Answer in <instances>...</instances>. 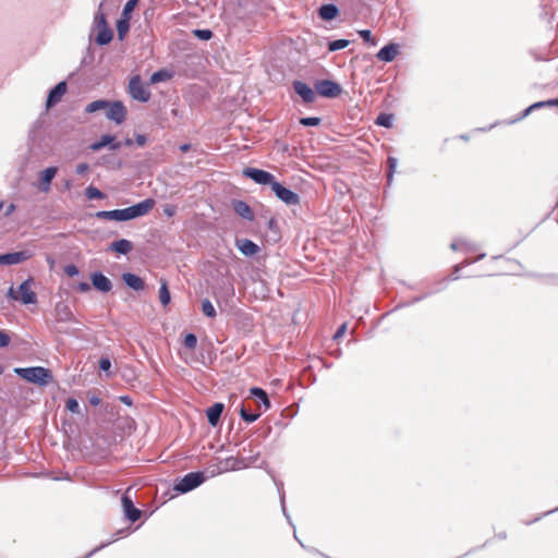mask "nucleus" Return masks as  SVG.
I'll list each match as a JSON object with an SVG mask.
<instances>
[{"label":"nucleus","mask_w":558,"mask_h":558,"mask_svg":"<svg viewBox=\"0 0 558 558\" xmlns=\"http://www.w3.org/2000/svg\"><path fill=\"white\" fill-rule=\"evenodd\" d=\"M121 501L125 517L131 522L137 521L141 518L142 512L134 506L131 497L128 495V492L123 495Z\"/></svg>","instance_id":"f8f14e48"},{"label":"nucleus","mask_w":558,"mask_h":558,"mask_svg":"<svg viewBox=\"0 0 558 558\" xmlns=\"http://www.w3.org/2000/svg\"><path fill=\"white\" fill-rule=\"evenodd\" d=\"M123 281L133 290L140 291L145 288V283L143 279L134 274L126 272L122 276Z\"/></svg>","instance_id":"5701e85b"},{"label":"nucleus","mask_w":558,"mask_h":558,"mask_svg":"<svg viewBox=\"0 0 558 558\" xmlns=\"http://www.w3.org/2000/svg\"><path fill=\"white\" fill-rule=\"evenodd\" d=\"M99 367L102 371H108L111 367V363H110L109 359H107V357L101 359L99 361Z\"/></svg>","instance_id":"8fccbe9b"},{"label":"nucleus","mask_w":558,"mask_h":558,"mask_svg":"<svg viewBox=\"0 0 558 558\" xmlns=\"http://www.w3.org/2000/svg\"><path fill=\"white\" fill-rule=\"evenodd\" d=\"M240 415L243 418V421L247 423H253L259 417L260 413H248L244 408H242L240 411Z\"/></svg>","instance_id":"4c0bfd02"},{"label":"nucleus","mask_w":558,"mask_h":558,"mask_svg":"<svg viewBox=\"0 0 558 558\" xmlns=\"http://www.w3.org/2000/svg\"><path fill=\"white\" fill-rule=\"evenodd\" d=\"M135 142L138 146H144L146 144V136L143 134H137L135 136Z\"/></svg>","instance_id":"3c124183"},{"label":"nucleus","mask_w":558,"mask_h":558,"mask_svg":"<svg viewBox=\"0 0 558 558\" xmlns=\"http://www.w3.org/2000/svg\"><path fill=\"white\" fill-rule=\"evenodd\" d=\"M78 290H80V291H82V292H86V291H88V290H89V284H88V283H86V282H81V283L78 284Z\"/></svg>","instance_id":"864d4df0"},{"label":"nucleus","mask_w":558,"mask_h":558,"mask_svg":"<svg viewBox=\"0 0 558 558\" xmlns=\"http://www.w3.org/2000/svg\"><path fill=\"white\" fill-rule=\"evenodd\" d=\"M14 373L24 380L39 386H47L53 381L51 371L43 366L16 367Z\"/></svg>","instance_id":"f03ea898"},{"label":"nucleus","mask_w":558,"mask_h":558,"mask_svg":"<svg viewBox=\"0 0 558 558\" xmlns=\"http://www.w3.org/2000/svg\"><path fill=\"white\" fill-rule=\"evenodd\" d=\"M339 11L335 4H324L318 9V15L325 21H330L337 17Z\"/></svg>","instance_id":"393cba45"},{"label":"nucleus","mask_w":558,"mask_h":558,"mask_svg":"<svg viewBox=\"0 0 558 558\" xmlns=\"http://www.w3.org/2000/svg\"><path fill=\"white\" fill-rule=\"evenodd\" d=\"M128 89L133 99L146 102L150 98V92L142 83L140 75H134L130 78Z\"/></svg>","instance_id":"423d86ee"},{"label":"nucleus","mask_w":558,"mask_h":558,"mask_svg":"<svg viewBox=\"0 0 558 558\" xmlns=\"http://www.w3.org/2000/svg\"><path fill=\"white\" fill-rule=\"evenodd\" d=\"M109 105H110V102L107 100H102V99L95 100L86 107L85 111L87 113H94L98 110L107 109L109 107Z\"/></svg>","instance_id":"c756f323"},{"label":"nucleus","mask_w":558,"mask_h":558,"mask_svg":"<svg viewBox=\"0 0 558 558\" xmlns=\"http://www.w3.org/2000/svg\"><path fill=\"white\" fill-rule=\"evenodd\" d=\"M388 162H389L390 169L392 170L396 166V160L390 157V158H388Z\"/></svg>","instance_id":"4d7b16f0"},{"label":"nucleus","mask_w":558,"mask_h":558,"mask_svg":"<svg viewBox=\"0 0 558 558\" xmlns=\"http://www.w3.org/2000/svg\"><path fill=\"white\" fill-rule=\"evenodd\" d=\"M65 408L72 413L80 412V404H78L77 400L74 398H70L66 400Z\"/></svg>","instance_id":"a19ab883"},{"label":"nucleus","mask_w":558,"mask_h":558,"mask_svg":"<svg viewBox=\"0 0 558 558\" xmlns=\"http://www.w3.org/2000/svg\"><path fill=\"white\" fill-rule=\"evenodd\" d=\"M2 372H3V368H2V366L0 365V374H2Z\"/></svg>","instance_id":"680f3d73"},{"label":"nucleus","mask_w":558,"mask_h":558,"mask_svg":"<svg viewBox=\"0 0 558 558\" xmlns=\"http://www.w3.org/2000/svg\"><path fill=\"white\" fill-rule=\"evenodd\" d=\"M32 284L33 279H27L19 286L17 290L11 287L8 295L13 300L21 301L23 304H34L37 302V296L32 290Z\"/></svg>","instance_id":"20e7f679"},{"label":"nucleus","mask_w":558,"mask_h":558,"mask_svg":"<svg viewBox=\"0 0 558 558\" xmlns=\"http://www.w3.org/2000/svg\"><path fill=\"white\" fill-rule=\"evenodd\" d=\"M223 409H225V405L220 402H217L207 409L206 414H207L208 423L211 426L215 427L219 423L220 416L223 412Z\"/></svg>","instance_id":"412c9836"},{"label":"nucleus","mask_w":558,"mask_h":558,"mask_svg":"<svg viewBox=\"0 0 558 558\" xmlns=\"http://www.w3.org/2000/svg\"><path fill=\"white\" fill-rule=\"evenodd\" d=\"M132 144H133L132 140L128 138V140L125 141V145H126V146H131Z\"/></svg>","instance_id":"bf43d9fd"},{"label":"nucleus","mask_w":558,"mask_h":558,"mask_svg":"<svg viewBox=\"0 0 558 558\" xmlns=\"http://www.w3.org/2000/svg\"><path fill=\"white\" fill-rule=\"evenodd\" d=\"M234 211L244 219L253 220L254 214L251 207L243 201H234L232 204Z\"/></svg>","instance_id":"4be33fe9"},{"label":"nucleus","mask_w":558,"mask_h":558,"mask_svg":"<svg viewBox=\"0 0 558 558\" xmlns=\"http://www.w3.org/2000/svg\"><path fill=\"white\" fill-rule=\"evenodd\" d=\"M271 190L276 196L287 205H298L300 203V196L296 193L284 187L277 181L272 183Z\"/></svg>","instance_id":"1a4fd4ad"},{"label":"nucleus","mask_w":558,"mask_h":558,"mask_svg":"<svg viewBox=\"0 0 558 558\" xmlns=\"http://www.w3.org/2000/svg\"><path fill=\"white\" fill-rule=\"evenodd\" d=\"M89 170V166L86 162L78 163L76 166V173L77 174H84Z\"/></svg>","instance_id":"de8ad7c7"},{"label":"nucleus","mask_w":558,"mask_h":558,"mask_svg":"<svg viewBox=\"0 0 558 558\" xmlns=\"http://www.w3.org/2000/svg\"><path fill=\"white\" fill-rule=\"evenodd\" d=\"M294 92L303 99V101L310 104L315 100L314 90L304 82L295 81L293 82Z\"/></svg>","instance_id":"4468645a"},{"label":"nucleus","mask_w":558,"mask_h":558,"mask_svg":"<svg viewBox=\"0 0 558 558\" xmlns=\"http://www.w3.org/2000/svg\"><path fill=\"white\" fill-rule=\"evenodd\" d=\"M500 537L506 538L507 534L506 533H504L502 535L500 534Z\"/></svg>","instance_id":"052dcab7"},{"label":"nucleus","mask_w":558,"mask_h":558,"mask_svg":"<svg viewBox=\"0 0 558 558\" xmlns=\"http://www.w3.org/2000/svg\"><path fill=\"white\" fill-rule=\"evenodd\" d=\"M171 78V74L167 70H159L150 76V83H159Z\"/></svg>","instance_id":"473e14b6"},{"label":"nucleus","mask_w":558,"mask_h":558,"mask_svg":"<svg viewBox=\"0 0 558 558\" xmlns=\"http://www.w3.org/2000/svg\"><path fill=\"white\" fill-rule=\"evenodd\" d=\"M170 292L168 289V283L165 279L160 280V288H159V300L160 303L163 306H167L170 303Z\"/></svg>","instance_id":"cd10ccee"},{"label":"nucleus","mask_w":558,"mask_h":558,"mask_svg":"<svg viewBox=\"0 0 558 558\" xmlns=\"http://www.w3.org/2000/svg\"><path fill=\"white\" fill-rule=\"evenodd\" d=\"M137 3L138 0H129L123 8L122 17L131 20V13L133 12Z\"/></svg>","instance_id":"e433bc0d"},{"label":"nucleus","mask_w":558,"mask_h":558,"mask_svg":"<svg viewBox=\"0 0 558 558\" xmlns=\"http://www.w3.org/2000/svg\"><path fill=\"white\" fill-rule=\"evenodd\" d=\"M102 4L99 7V11L95 15V28L97 29L96 43L98 45H107L112 40L113 33L108 26L106 15L100 11Z\"/></svg>","instance_id":"39448f33"},{"label":"nucleus","mask_w":558,"mask_h":558,"mask_svg":"<svg viewBox=\"0 0 558 558\" xmlns=\"http://www.w3.org/2000/svg\"><path fill=\"white\" fill-rule=\"evenodd\" d=\"M243 174L258 184H270L271 187L272 183L276 182L275 177L270 172L256 168H245Z\"/></svg>","instance_id":"9d476101"},{"label":"nucleus","mask_w":558,"mask_h":558,"mask_svg":"<svg viewBox=\"0 0 558 558\" xmlns=\"http://www.w3.org/2000/svg\"><path fill=\"white\" fill-rule=\"evenodd\" d=\"M32 257L26 251L8 253L0 255V265H16L23 263Z\"/></svg>","instance_id":"ddd939ff"},{"label":"nucleus","mask_w":558,"mask_h":558,"mask_svg":"<svg viewBox=\"0 0 558 558\" xmlns=\"http://www.w3.org/2000/svg\"><path fill=\"white\" fill-rule=\"evenodd\" d=\"M238 247L246 256H253L259 251L258 245L247 239L240 241Z\"/></svg>","instance_id":"a878e982"},{"label":"nucleus","mask_w":558,"mask_h":558,"mask_svg":"<svg viewBox=\"0 0 558 558\" xmlns=\"http://www.w3.org/2000/svg\"><path fill=\"white\" fill-rule=\"evenodd\" d=\"M183 344L190 349V350H194L196 344H197V338L194 333H187L185 337H184V340H183Z\"/></svg>","instance_id":"58836bf2"},{"label":"nucleus","mask_w":558,"mask_h":558,"mask_svg":"<svg viewBox=\"0 0 558 558\" xmlns=\"http://www.w3.org/2000/svg\"><path fill=\"white\" fill-rule=\"evenodd\" d=\"M347 328H348V324L347 323H343L339 328L338 330L336 331L335 336H333V339L335 340H339L341 337H343V335L347 332Z\"/></svg>","instance_id":"a18cd8bd"},{"label":"nucleus","mask_w":558,"mask_h":558,"mask_svg":"<svg viewBox=\"0 0 558 558\" xmlns=\"http://www.w3.org/2000/svg\"><path fill=\"white\" fill-rule=\"evenodd\" d=\"M392 120H393V116L392 114H390V113H380L376 118L375 123L377 125H380V126L391 128L392 126Z\"/></svg>","instance_id":"2f4dec72"},{"label":"nucleus","mask_w":558,"mask_h":558,"mask_svg":"<svg viewBox=\"0 0 558 558\" xmlns=\"http://www.w3.org/2000/svg\"><path fill=\"white\" fill-rule=\"evenodd\" d=\"M71 187H72L71 182H70V181H66V182H65V189H66V190H71Z\"/></svg>","instance_id":"13d9d810"},{"label":"nucleus","mask_w":558,"mask_h":558,"mask_svg":"<svg viewBox=\"0 0 558 558\" xmlns=\"http://www.w3.org/2000/svg\"><path fill=\"white\" fill-rule=\"evenodd\" d=\"M349 44H350V41L347 40V39H337V40L330 41L328 44V50L329 51H337V50H340V49H343V48L348 47Z\"/></svg>","instance_id":"c9c22d12"},{"label":"nucleus","mask_w":558,"mask_h":558,"mask_svg":"<svg viewBox=\"0 0 558 558\" xmlns=\"http://www.w3.org/2000/svg\"><path fill=\"white\" fill-rule=\"evenodd\" d=\"M359 35L367 43H371L372 45H376V41L375 39L373 38L372 36V33L371 31L368 29H362V31H359Z\"/></svg>","instance_id":"37998d69"},{"label":"nucleus","mask_w":558,"mask_h":558,"mask_svg":"<svg viewBox=\"0 0 558 558\" xmlns=\"http://www.w3.org/2000/svg\"><path fill=\"white\" fill-rule=\"evenodd\" d=\"M154 206L155 201L153 198H146L128 208L97 211L96 217L106 220L126 221L147 215Z\"/></svg>","instance_id":"f257e3e1"},{"label":"nucleus","mask_w":558,"mask_h":558,"mask_svg":"<svg viewBox=\"0 0 558 558\" xmlns=\"http://www.w3.org/2000/svg\"><path fill=\"white\" fill-rule=\"evenodd\" d=\"M110 250L113 252H117L119 254H129L133 250V244L131 241L121 239L118 241H114L110 244Z\"/></svg>","instance_id":"b1692460"},{"label":"nucleus","mask_w":558,"mask_h":558,"mask_svg":"<svg viewBox=\"0 0 558 558\" xmlns=\"http://www.w3.org/2000/svg\"><path fill=\"white\" fill-rule=\"evenodd\" d=\"M130 29V20L121 17L117 23L118 36L123 39Z\"/></svg>","instance_id":"7c9ffc66"},{"label":"nucleus","mask_w":558,"mask_h":558,"mask_svg":"<svg viewBox=\"0 0 558 558\" xmlns=\"http://www.w3.org/2000/svg\"><path fill=\"white\" fill-rule=\"evenodd\" d=\"M300 123L304 126H316L320 123V119L317 117L302 118Z\"/></svg>","instance_id":"ea45409f"},{"label":"nucleus","mask_w":558,"mask_h":558,"mask_svg":"<svg viewBox=\"0 0 558 558\" xmlns=\"http://www.w3.org/2000/svg\"><path fill=\"white\" fill-rule=\"evenodd\" d=\"M64 272L66 276L69 277H74L76 275H78V268L75 266V265H66L64 267Z\"/></svg>","instance_id":"c03bdc74"},{"label":"nucleus","mask_w":558,"mask_h":558,"mask_svg":"<svg viewBox=\"0 0 558 558\" xmlns=\"http://www.w3.org/2000/svg\"><path fill=\"white\" fill-rule=\"evenodd\" d=\"M544 107H558V98H555V99H549V100H544V101H538V102H535L533 105H531L529 108H526L523 112V118L526 117L531 111L535 110V109H538V108H544Z\"/></svg>","instance_id":"bb28decb"},{"label":"nucleus","mask_w":558,"mask_h":558,"mask_svg":"<svg viewBox=\"0 0 558 558\" xmlns=\"http://www.w3.org/2000/svg\"><path fill=\"white\" fill-rule=\"evenodd\" d=\"M116 137L109 134L102 135L98 142L93 143L89 146V149L93 151H98L107 145H110L112 150H117L121 147V143L114 142Z\"/></svg>","instance_id":"f3484780"},{"label":"nucleus","mask_w":558,"mask_h":558,"mask_svg":"<svg viewBox=\"0 0 558 558\" xmlns=\"http://www.w3.org/2000/svg\"><path fill=\"white\" fill-rule=\"evenodd\" d=\"M493 265V275L496 276H514L522 271L520 262L504 256L494 257Z\"/></svg>","instance_id":"7ed1b4c3"},{"label":"nucleus","mask_w":558,"mask_h":558,"mask_svg":"<svg viewBox=\"0 0 558 558\" xmlns=\"http://www.w3.org/2000/svg\"><path fill=\"white\" fill-rule=\"evenodd\" d=\"M204 474L201 472H191L180 480L174 486L175 490L180 493H187L204 482Z\"/></svg>","instance_id":"0eeeda50"},{"label":"nucleus","mask_w":558,"mask_h":558,"mask_svg":"<svg viewBox=\"0 0 558 558\" xmlns=\"http://www.w3.org/2000/svg\"><path fill=\"white\" fill-rule=\"evenodd\" d=\"M66 93V83H58L49 93L47 98V107L50 108L58 104Z\"/></svg>","instance_id":"dca6fc26"},{"label":"nucleus","mask_w":558,"mask_h":558,"mask_svg":"<svg viewBox=\"0 0 558 558\" xmlns=\"http://www.w3.org/2000/svg\"><path fill=\"white\" fill-rule=\"evenodd\" d=\"M314 87L318 95L327 98H336L342 93L341 86L330 80L317 81Z\"/></svg>","instance_id":"6e6552de"},{"label":"nucleus","mask_w":558,"mask_h":558,"mask_svg":"<svg viewBox=\"0 0 558 558\" xmlns=\"http://www.w3.org/2000/svg\"><path fill=\"white\" fill-rule=\"evenodd\" d=\"M190 148H191V145H190V144H183V145H181V146H180V150H181L182 153H186V151H189V150H190Z\"/></svg>","instance_id":"5fc2aeb1"},{"label":"nucleus","mask_w":558,"mask_h":558,"mask_svg":"<svg viewBox=\"0 0 558 558\" xmlns=\"http://www.w3.org/2000/svg\"><path fill=\"white\" fill-rule=\"evenodd\" d=\"M85 195L88 199H102L106 195L97 187L90 185L85 190Z\"/></svg>","instance_id":"72a5a7b5"},{"label":"nucleus","mask_w":558,"mask_h":558,"mask_svg":"<svg viewBox=\"0 0 558 558\" xmlns=\"http://www.w3.org/2000/svg\"><path fill=\"white\" fill-rule=\"evenodd\" d=\"M88 400H89V403H90L92 405H94V407L99 405V404H100V402H101V399H100V397H99L97 393H90V396H89V399H88Z\"/></svg>","instance_id":"09e8293b"},{"label":"nucleus","mask_w":558,"mask_h":558,"mask_svg":"<svg viewBox=\"0 0 558 558\" xmlns=\"http://www.w3.org/2000/svg\"><path fill=\"white\" fill-rule=\"evenodd\" d=\"M10 343V337L4 331L0 330V348L7 347Z\"/></svg>","instance_id":"49530a36"},{"label":"nucleus","mask_w":558,"mask_h":558,"mask_svg":"<svg viewBox=\"0 0 558 558\" xmlns=\"http://www.w3.org/2000/svg\"><path fill=\"white\" fill-rule=\"evenodd\" d=\"M251 395L256 397L264 405L265 410L270 408V401L265 390L262 388L254 387L251 389Z\"/></svg>","instance_id":"c85d7f7f"},{"label":"nucleus","mask_w":558,"mask_h":558,"mask_svg":"<svg viewBox=\"0 0 558 558\" xmlns=\"http://www.w3.org/2000/svg\"><path fill=\"white\" fill-rule=\"evenodd\" d=\"M92 283L101 292H109L112 289L111 281L101 272H95L92 275Z\"/></svg>","instance_id":"aec40b11"},{"label":"nucleus","mask_w":558,"mask_h":558,"mask_svg":"<svg viewBox=\"0 0 558 558\" xmlns=\"http://www.w3.org/2000/svg\"><path fill=\"white\" fill-rule=\"evenodd\" d=\"M128 110L122 101L110 102L107 108L106 116L109 120L114 121L117 124H121L125 121Z\"/></svg>","instance_id":"9b49d317"},{"label":"nucleus","mask_w":558,"mask_h":558,"mask_svg":"<svg viewBox=\"0 0 558 558\" xmlns=\"http://www.w3.org/2000/svg\"><path fill=\"white\" fill-rule=\"evenodd\" d=\"M202 312L207 317H210V318L216 317V310H215L213 303L208 299L203 300Z\"/></svg>","instance_id":"f704fd0d"},{"label":"nucleus","mask_w":558,"mask_h":558,"mask_svg":"<svg viewBox=\"0 0 558 558\" xmlns=\"http://www.w3.org/2000/svg\"><path fill=\"white\" fill-rule=\"evenodd\" d=\"M163 213L168 217H172L175 214V207L174 206H166L165 209H163Z\"/></svg>","instance_id":"603ef678"},{"label":"nucleus","mask_w":558,"mask_h":558,"mask_svg":"<svg viewBox=\"0 0 558 558\" xmlns=\"http://www.w3.org/2000/svg\"><path fill=\"white\" fill-rule=\"evenodd\" d=\"M54 316L58 322L66 323L74 320V314L70 306L65 303L59 302L54 307Z\"/></svg>","instance_id":"a211bd4d"},{"label":"nucleus","mask_w":558,"mask_h":558,"mask_svg":"<svg viewBox=\"0 0 558 558\" xmlns=\"http://www.w3.org/2000/svg\"><path fill=\"white\" fill-rule=\"evenodd\" d=\"M399 54V45L389 44L383 47L376 54L377 59L384 62L393 61Z\"/></svg>","instance_id":"2eb2a0df"},{"label":"nucleus","mask_w":558,"mask_h":558,"mask_svg":"<svg viewBox=\"0 0 558 558\" xmlns=\"http://www.w3.org/2000/svg\"><path fill=\"white\" fill-rule=\"evenodd\" d=\"M120 399H121L122 402H124L128 405L132 404V401H131L130 397H128V396L121 397Z\"/></svg>","instance_id":"6e6d98bb"},{"label":"nucleus","mask_w":558,"mask_h":558,"mask_svg":"<svg viewBox=\"0 0 558 558\" xmlns=\"http://www.w3.org/2000/svg\"><path fill=\"white\" fill-rule=\"evenodd\" d=\"M194 35L203 40H209L213 37L210 29H195Z\"/></svg>","instance_id":"79ce46f5"},{"label":"nucleus","mask_w":558,"mask_h":558,"mask_svg":"<svg viewBox=\"0 0 558 558\" xmlns=\"http://www.w3.org/2000/svg\"><path fill=\"white\" fill-rule=\"evenodd\" d=\"M58 172L57 167H48L40 172V191L47 193L50 190V183Z\"/></svg>","instance_id":"6ab92c4d"}]
</instances>
